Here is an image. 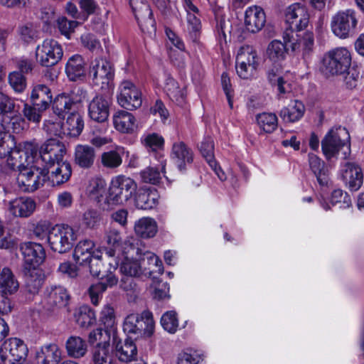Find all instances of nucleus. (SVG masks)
Returning <instances> with one entry per match:
<instances>
[{
	"instance_id": "obj_21",
	"label": "nucleus",
	"mask_w": 364,
	"mask_h": 364,
	"mask_svg": "<svg viewBox=\"0 0 364 364\" xmlns=\"http://www.w3.org/2000/svg\"><path fill=\"white\" fill-rule=\"evenodd\" d=\"M155 160L158 161V164L152 161L150 166L140 172V176L143 182L156 185L158 184L161 179V173H164L166 177L165 168L166 165V159L164 156L161 154H156Z\"/></svg>"
},
{
	"instance_id": "obj_20",
	"label": "nucleus",
	"mask_w": 364,
	"mask_h": 364,
	"mask_svg": "<svg viewBox=\"0 0 364 364\" xmlns=\"http://www.w3.org/2000/svg\"><path fill=\"white\" fill-rule=\"evenodd\" d=\"M7 210L16 218H26L30 217L35 211V200L26 196L17 197L7 203Z\"/></svg>"
},
{
	"instance_id": "obj_3",
	"label": "nucleus",
	"mask_w": 364,
	"mask_h": 364,
	"mask_svg": "<svg viewBox=\"0 0 364 364\" xmlns=\"http://www.w3.org/2000/svg\"><path fill=\"white\" fill-rule=\"evenodd\" d=\"M349 134L344 127H339L331 129L321 141V148L327 159L336 156L341 149H345L343 154L346 159L350 153L348 141Z\"/></svg>"
},
{
	"instance_id": "obj_40",
	"label": "nucleus",
	"mask_w": 364,
	"mask_h": 364,
	"mask_svg": "<svg viewBox=\"0 0 364 364\" xmlns=\"http://www.w3.org/2000/svg\"><path fill=\"white\" fill-rule=\"evenodd\" d=\"M113 123L115 129L122 133H129L134 130L135 118L132 114L119 110L113 115Z\"/></svg>"
},
{
	"instance_id": "obj_10",
	"label": "nucleus",
	"mask_w": 364,
	"mask_h": 364,
	"mask_svg": "<svg viewBox=\"0 0 364 364\" xmlns=\"http://www.w3.org/2000/svg\"><path fill=\"white\" fill-rule=\"evenodd\" d=\"M38 146L35 142L26 141L19 146H15L7 154L6 164L11 170L23 169L33 163L34 155L37 154Z\"/></svg>"
},
{
	"instance_id": "obj_27",
	"label": "nucleus",
	"mask_w": 364,
	"mask_h": 364,
	"mask_svg": "<svg viewBox=\"0 0 364 364\" xmlns=\"http://www.w3.org/2000/svg\"><path fill=\"white\" fill-rule=\"evenodd\" d=\"M115 355L119 361L123 363H130L135 360L137 356V347L135 343L129 338L124 341H114Z\"/></svg>"
},
{
	"instance_id": "obj_53",
	"label": "nucleus",
	"mask_w": 364,
	"mask_h": 364,
	"mask_svg": "<svg viewBox=\"0 0 364 364\" xmlns=\"http://www.w3.org/2000/svg\"><path fill=\"white\" fill-rule=\"evenodd\" d=\"M102 217L100 213L95 209H87L80 218L81 225L87 229L94 230L100 225Z\"/></svg>"
},
{
	"instance_id": "obj_29",
	"label": "nucleus",
	"mask_w": 364,
	"mask_h": 364,
	"mask_svg": "<svg viewBox=\"0 0 364 364\" xmlns=\"http://www.w3.org/2000/svg\"><path fill=\"white\" fill-rule=\"evenodd\" d=\"M95 242L90 239L79 241L73 252V259L80 265L87 264L97 252Z\"/></svg>"
},
{
	"instance_id": "obj_44",
	"label": "nucleus",
	"mask_w": 364,
	"mask_h": 364,
	"mask_svg": "<svg viewBox=\"0 0 364 364\" xmlns=\"http://www.w3.org/2000/svg\"><path fill=\"white\" fill-rule=\"evenodd\" d=\"M164 90L171 101L178 105L183 103L184 92L180 89L178 82L169 75H166Z\"/></svg>"
},
{
	"instance_id": "obj_63",
	"label": "nucleus",
	"mask_w": 364,
	"mask_h": 364,
	"mask_svg": "<svg viewBox=\"0 0 364 364\" xmlns=\"http://www.w3.org/2000/svg\"><path fill=\"white\" fill-rule=\"evenodd\" d=\"M44 111L41 110V107L39 106H34L33 104L32 105L25 104L22 112L28 121L38 124L40 122Z\"/></svg>"
},
{
	"instance_id": "obj_9",
	"label": "nucleus",
	"mask_w": 364,
	"mask_h": 364,
	"mask_svg": "<svg viewBox=\"0 0 364 364\" xmlns=\"http://www.w3.org/2000/svg\"><path fill=\"white\" fill-rule=\"evenodd\" d=\"M45 169L31 164L23 169H20L17 176V184L22 192H33L43 186L47 180Z\"/></svg>"
},
{
	"instance_id": "obj_5",
	"label": "nucleus",
	"mask_w": 364,
	"mask_h": 364,
	"mask_svg": "<svg viewBox=\"0 0 364 364\" xmlns=\"http://www.w3.org/2000/svg\"><path fill=\"white\" fill-rule=\"evenodd\" d=\"M358 22L357 13L355 10H341L331 17V29L336 37L346 39L355 33Z\"/></svg>"
},
{
	"instance_id": "obj_39",
	"label": "nucleus",
	"mask_w": 364,
	"mask_h": 364,
	"mask_svg": "<svg viewBox=\"0 0 364 364\" xmlns=\"http://www.w3.org/2000/svg\"><path fill=\"white\" fill-rule=\"evenodd\" d=\"M65 350L68 356L77 359L87 354V345L81 337L71 336L65 342Z\"/></svg>"
},
{
	"instance_id": "obj_24",
	"label": "nucleus",
	"mask_w": 364,
	"mask_h": 364,
	"mask_svg": "<svg viewBox=\"0 0 364 364\" xmlns=\"http://www.w3.org/2000/svg\"><path fill=\"white\" fill-rule=\"evenodd\" d=\"M118 283V278L113 272L109 271L105 276L101 277V281L92 284L88 289V293L92 303L97 306L102 297V294L109 287L116 286Z\"/></svg>"
},
{
	"instance_id": "obj_59",
	"label": "nucleus",
	"mask_w": 364,
	"mask_h": 364,
	"mask_svg": "<svg viewBox=\"0 0 364 364\" xmlns=\"http://www.w3.org/2000/svg\"><path fill=\"white\" fill-rule=\"evenodd\" d=\"M76 321L82 328H88L96 322L95 313L88 308H83L76 315Z\"/></svg>"
},
{
	"instance_id": "obj_46",
	"label": "nucleus",
	"mask_w": 364,
	"mask_h": 364,
	"mask_svg": "<svg viewBox=\"0 0 364 364\" xmlns=\"http://www.w3.org/2000/svg\"><path fill=\"white\" fill-rule=\"evenodd\" d=\"M102 251L100 248H97V252L94 255V257H92L87 264H89L90 267V272L93 277H99L101 279V277L102 275L105 276L107 273H109V271L112 272V269L115 270L117 267V263H115L114 265H112L109 262V264L110 265L109 269L107 270H104V264L102 262Z\"/></svg>"
},
{
	"instance_id": "obj_7",
	"label": "nucleus",
	"mask_w": 364,
	"mask_h": 364,
	"mask_svg": "<svg viewBox=\"0 0 364 364\" xmlns=\"http://www.w3.org/2000/svg\"><path fill=\"white\" fill-rule=\"evenodd\" d=\"M259 64L257 50L250 46L240 47L236 56V71L240 77L245 80L252 78Z\"/></svg>"
},
{
	"instance_id": "obj_50",
	"label": "nucleus",
	"mask_w": 364,
	"mask_h": 364,
	"mask_svg": "<svg viewBox=\"0 0 364 364\" xmlns=\"http://www.w3.org/2000/svg\"><path fill=\"white\" fill-rule=\"evenodd\" d=\"M74 105L73 100L65 94L58 95L53 100V112L59 118H63Z\"/></svg>"
},
{
	"instance_id": "obj_42",
	"label": "nucleus",
	"mask_w": 364,
	"mask_h": 364,
	"mask_svg": "<svg viewBox=\"0 0 364 364\" xmlns=\"http://www.w3.org/2000/svg\"><path fill=\"white\" fill-rule=\"evenodd\" d=\"M157 230L156 222L149 217L141 218L134 224L135 233L142 238L153 237L156 234Z\"/></svg>"
},
{
	"instance_id": "obj_43",
	"label": "nucleus",
	"mask_w": 364,
	"mask_h": 364,
	"mask_svg": "<svg viewBox=\"0 0 364 364\" xmlns=\"http://www.w3.org/2000/svg\"><path fill=\"white\" fill-rule=\"evenodd\" d=\"M85 61L81 55L76 54L69 58L65 65V73L69 79L74 81L83 76L85 71Z\"/></svg>"
},
{
	"instance_id": "obj_8",
	"label": "nucleus",
	"mask_w": 364,
	"mask_h": 364,
	"mask_svg": "<svg viewBox=\"0 0 364 364\" xmlns=\"http://www.w3.org/2000/svg\"><path fill=\"white\" fill-rule=\"evenodd\" d=\"M77 238V232L71 226L57 224L51 231L48 245L53 251L63 254L72 249Z\"/></svg>"
},
{
	"instance_id": "obj_6",
	"label": "nucleus",
	"mask_w": 364,
	"mask_h": 364,
	"mask_svg": "<svg viewBox=\"0 0 364 364\" xmlns=\"http://www.w3.org/2000/svg\"><path fill=\"white\" fill-rule=\"evenodd\" d=\"M106 243L110 249L107 252L109 257L114 255V252L118 250L123 255H131L132 256L140 255L141 250L136 247L137 240L132 236H128L124 240L122 239L121 232L117 228L109 227L105 233Z\"/></svg>"
},
{
	"instance_id": "obj_15",
	"label": "nucleus",
	"mask_w": 364,
	"mask_h": 364,
	"mask_svg": "<svg viewBox=\"0 0 364 364\" xmlns=\"http://www.w3.org/2000/svg\"><path fill=\"white\" fill-rule=\"evenodd\" d=\"M117 102L127 109L139 108L142 104L141 92L132 82L124 80L118 87Z\"/></svg>"
},
{
	"instance_id": "obj_12",
	"label": "nucleus",
	"mask_w": 364,
	"mask_h": 364,
	"mask_svg": "<svg viewBox=\"0 0 364 364\" xmlns=\"http://www.w3.org/2000/svg\"><path fill=\"white\" fill-rule=\"evenodd\" d=\"M39 157L45 166L51 168L56 163H64L63 158L66 154L65 144L58 139H48L38 149Z\"/></svg>"
},
{
	"instance_id": "obj_30",
	"label": "nucleus",
	"mask_w": 364,
	"mask_h": 364,
	"mask_svg": "<svg viewBox=\"0 0 364 364\" xmlns=\"http://www.w3.org/2000/svg\"><path fill=\"white\" fill-rule=\"evenodd\" d=\"M129 4L139 26L144 30V26H154L152 11L146 0H129Z\"/></svg>"
},
{
	"instance_id": "obj_16",
	"label": "nucleus",
	"mask_w": 364,
	"mask_h": 364,
	"mask_svg": "<svg viewBox=\"0 0 364 364\" xmlns=\"http://www.w3.org/2000/svg\"><path fill=\"white\" fill-rule=\"evenodd\" d=\"M89 74L93 84L104 89L113 80L114 69L111 63L107 60L96 58L92 62Z\"/></svg>"
},
{
	"instance_id": "obj_62",
	"label": "nucleus",
	"mask_w": 364,
	"mask_h": 364,
	"mask_svg": "<svg viewBox=\"0 0 364 364\" xmlns=\"http://www.w3.org/2000/svg\"><path fill=\"white\" fill-rule=\"evenodd\" d=\"M43 129L50 135L59 137L65 136L64 124L60 119L46 120L43 124Z\"/></svg>"
},
{
	"instance_id": "obj_35",
	"label": "nucleus",
	"mask_w": 364,
	"mask_h": 364,
	"mask_svg": "<svg viewBox=\"0 0 364 364\" xmlns=\"http://www.w3.org/2000/svg\"><path fill=\"white\" fill-rule=\"evenodd\" d=\"M96 154L93 147L89 145L78 144L75 149V161L82 168H90L95 159Z\"/></svg>"
},
{
	"instance_id": "obj_56",
	"label": "nucleus",
	"mask_w": 364,
	"mask_h": 364,
	"mask_svg": "<svg viewBox=\"0 0 364 364\" xmlns=\"http://www.w3.org/2000/svg\"><path fill=\"white\" fill-rule=\"evenodd\" d=\"M199 150L205 159L209 166H215V160L214 157V143L210 136H206L201 141Z\"/></svg>"
},
{
	"instance_id": "obj_13",
	"label": "nucleus",
	"mask_w": 364,
	"mask_h": 364,
	"mask_svg": "<svg viewBox=\"0 0 364 364\" xmlns=\"http://www.w3.org/2000/svg\"><path fill=\"white\" fill-rule=\"evenodd\" d=\"M63 55L60 44L54 39H46L36 49V60L43 66L57 64Z\"/></svg>"
},
{
	"instance_id": "obj_52",
	"label": "nucleus",
	"mask_w": 364,
	"mask_h": 364,
	"mask_svg": "<svg viewBox=\"0 0 364 364\" xmlns=\"http://www.w3.org/2000/svg\"><path fill=\"white\" fill-rule=\"evenodd\" d=\"M257 124L264 132L272 133L277 127V117L274 113L263 112L257 115Z\"/></svg>"
},
{
	"instance_id": "obj_58",
	"label": "nucleus",
	"mask_w": 364,
	"mask_h": 364,
	"mask_svg": "<svg viewBox=\"0 0 364 364\" xmlns=\"http://www.w3.org/2000/svg\"><path fill=\"white\" fill-rule=\"evenodd\" d=\"M161 324L164 330L173 333L178 327V321L176 313L174 311H168L164 313L161 318Z\"/></svg>"
},
{
	"instance_id": "obj_55",
	"label": "nucleus",
	"mask_w": 364,
	"mask_h": 364,
	"mask_svg": "<svg viewBox=\"0 0 364 364\" xmlns=\"http://www.w3.org/2000/svg\"><path fill=\"white\" fill-rule=\"evenodd\" d=\"M141 144L152 151L161 149L164 144L162 136L156 133L144 134L141 138Z\"/></svg>"
},
{
	"instance_id": "obj_19",
	"label": "nucleus",
	"mask_w": 364,
	"mask_h": 364,
	"mask_svg": "<svg viewBox=\"0 0 364 364\" xmlns=\"http://www.w3.org/2000/svg\"><path fill=\"white\" fill-rule=\"evenodd\" d=\"M340 173L343 181L351 191H356L361 187L363 183V173L357 163H343L341 165Z\"/></svg>"
},
{
	"instance_id": "obj_4",
	"label": "nucleus",
	"mask_w": 364,
	"mask_h": 364,
	"mask_svg": "<svg viewBox=\"0 0 364 364\" xmlns=\"http://www.w3.org/2000/svg\"><path fill=\"white\" fill-rule=\"evenodd\" d=\"M154 321L152 313L144 311L141 314L128 315L123 323L124 331L138 337H150L154 331Z\"/></svg>"
},
{
	"instance_id": "obj_34",
	"label": "nucleus",
	"mask_w": 364,
	"mask_h": 364,
	"mask_svg": "<svg viewBox=\"0 0 364 364\" xmlns=\"http://www.w3.org/2000/svg\"><path fill=\"white\" fill-rule=\"evenodd\" d=\"M52 94L50 89L43 84H38L33 87L31 94V100L34 106H39L41 110H46L51 102Z\"/></svg>"
},
{
	"instance_id": "obj_61",
	"label": "nucleus",
	"mask_w": 364,
	"mask_h": 364,
	"mask_svg": "<svg viewBox=\"0 0 364 364\" xmlns=\"http://www.w3.org/2000/svg\"><path fill=\"white\" fill-rule=\"evenodd\" d=\"M15 146L16 141L14 136L6 132H0V159L6 157L8 152Z\"/></svg>"
},
{
	"instance_id": "obj_25",
	"label": "nucleus",
	"mask_w": 364,
	"mask_h": 364,
	"mask_svg": "<svg viewBox=\"0 0 364 364\" xmlns=\"http://www.w3.org/2000/svg\"><path fill=\"white\" fill-rule=\"evenodd\" d=\"M47 174L46 182L52 186H58L65 183L71 176V166L68 162L56 163L55 166L44 168Z\"/></svg>"
},
{
	"instance_id": "obj_37",
	"label": "nucleus",
	"mask_w": 364,
	"mask_h": 364,
	"mask_svg": "<svg viewBox=\"0 0 364 364\" xmlns=\"http://www.w3.org/2000/svg\"><path fill=\"white\" fill-rule=\"evenodd\" d=\"M46 298L50 306L62 307L68 304L70 296L64 287L55 286L47 288Z\"/></svg>"
},
{
	"instance_id": "obj_48",
	"label": "nucleus",
	"mask_w": 364,
	"mask_h": 364,
	"mask_svg": "<svg viewBox=\"0 0 364 364\" xmlns=\"http://www.w3.org/2000/svg\"><path fill=\"white\" fill-rule=\"evenodd\" d=\"M287 45L279 40L272 41L267 49V55L269 60L274 63L284 60L287 55Z\"/></svg>"
},
{
	"instance_id": "obj_60",
	"label": "nucleus",
	"mask_w": 364,
	"mask_h": 364,
	"mask_svg": "<svg viewBox=\"0 0 364 364\" xmlns=\"http://www.w3.org/2000/svg\"><path fill=\"white\" fill-rule=\"evenodd\" d=\"M9 83L12 89L17 93L23 92L27 85L26 77L17 71L11 72L8 77Z\"/></svg>"
},
{
	"instance_id": "obj_36",
	"label": "nucleus",
	"mask_w": 364,
	"mask_h": 364,
	"mask_svg": "<svg viewBox=\"0 0 364 364\" xmlns=\"http://www.w3.org/2000/svg\"><path fill=\"white\" fill-rule=\"evenodd\" d=\"M159 198V193L154 188L139 190L135 197V205L139 209L149 210L158 204Z\"/></svg>"
},
{
	"instance_id": "obj_41",
	"label": "nucleus",
	"mask_w": 364,
	"mask_h": 364,
	"mask_svg": "<svg viewBox=\"0 0 364 364\" xmlns=\"http://www.w3.org/2000/svg\"><path fill=\"white\" fill-rule=\"evenodd\" d=\"M19 284L9 268L0 272V292L4 295L13 294L18 291Z\"/></svg>"
},
{
	"instance_id": "obj_26",
	"label": "nucleus",
	"mask_w": 364,
	"mask_h": 364,
	"mask_svg": "<svg viewBox=\"0 0 364 364\" xmlns=\"http://www.w3.org/2000/svg\"><path fill=\"white\" fill-rule=\"evenodd\" d=\"M25 274V289L26 293L28 295V299L38 294L40 289L42 288L46 275L43 269H34L24 270Z\"/></svg>"
},
{
	"instance_id": "obj_32",
	"label": "nucleus",
	"mask_w": 364,
	"mask_h": 364,
	"mask_svg": "<svg viewBox=\"0 0 364 364\" xmlns=\"http://www.w3.org/2000/svg\"><path fill=\"white\" fill-rule=\"evenodd\" d=\"M171 156L180 171L186 168V165L193 160L192 150L183 141H177L173 144Z\"/></svg>"
},
{
	"instance_id": "obj_33",
	"label": "nucleus",
	"mask_w": 364,
	"mask_h": 364,
	"mask_svg": "<svg viewBox=\"0 0 364 364\" xmlns=\"http://www.w3.org/2000/svg\"><path fill=\"white\" fill-rule=\"evenodd\" d=\"M305 112V106L300 100L291 101L279 112V117L284 122L294 123L300 120Z\"/></svg>"
},
{
	"instance_id": "obj_38",
	"label": "nucleus",
	"mask_w": 364,
	"mask_h": 364,
	"mask_svg": "<svg viewBox=\"0 0 364 364\" xmlns=\"http://www.w3.org/2000/svg\"><path fill=\"white\" fill-rule=\"evenodd\" d=\"M309 164L311 170L316 176L321 186H328L330 182L328 171L325 168L324 162L314 154H309Z\"/></svg>"
},
{
	"instance_id": "obj_57",
	"label": "nucleus",
	"mask_w": 364,
	"mask_h": 364,
	"mask_svg": "<svg viewBox=\"0 0 364 364\" xmlns=\"http://www.w3.org/2000/svg\"><path fill=\"white\" fill-rule=\"evenodd\" d=\"M54 229V225H53L50 222L47 220L40 221L37 223L36 227L33 230V235L40 240H46L48 243L49 242V237L51 235V231Z\"/></svg>"
},
{
	"instance_id": "obj_14",
	"label": "nucleus",
	"mask_w": 364,
	"mask_h": 364,
	"mask_svg": "<svg viewBox=\"0 0 364 364\" xmlns=\"http://www.w3.org/2000/svg\"><path fill=\"white\" fill-rule=\"evenodd\" d=\"M285 23L289 28L286 31H300L307 28L310 15L308 9L301 3H294L284 11Z\"/></svg>"
},
{
	"instance_id": "obj_11",
	"label": "nucleus",
	"mask_w": 364,
	"mask_h": 364,
	"mask_svg": "<svg viewBox=\"0 0 364 364\" xmlns=\"http://www.w3.org/2000/svg\"><path fill=\"white\" fill-rule=\"evenodd\" d=\"M283 40L286 44H289L293 52L301 54L304 59L309 58L314 52V35L312 31H307L299 35L292 31H285Z\"/></svg>"
},
{
	"instance_id": "obj_51",
	"label": "nucleus",
	"mask_w": 364,
	"mask_h": 364,
	"mask_svg": "<svg viewBox=\"0 0 364 364\" xmlns=\"http://www.w3.org/2000/svg\"><path fill=\"white\" fill-rule=\"evenodd\" d=\"M124 259L120 265V272L127 276L137 277L141 273V266L136 259H133V256L129 255H124Z\"/></svg>"
},
{
	"instance_id": "obj_18",
	"label": "nucleus",
	"mask_w": 364,
	"mask_h": 364,
	"mask_svg": "<svg viewBox=\"0 0 364 364\" xmlns=\"http://www.w3.org/2000/svg\"><path fill=\"white\" fill-rule=\"evenodd\" d=\"M1 350L11 364H23L28 355V348L24 342L18 338H10L1 344Z\"/></svg>"
},
{
	"instance_id": "obj_64",
	"label": "nucleus",
	"mask_w": 364,
	"mask_h": 364,
	"mask_svg": "<svg viewBox=\"0 0 364 364\" xmlns=\"http://www.w3.org/2000/svg\"><path fill=\"white\" fill-rule=\"evenodd\" d=\"M79 22L73 20H68L65 17H60L58 19V27L61 34L70 38V35L74 32Z\"/></svg>"
},
{
	"instance_id": "obj_28",
	"label": "nucleus",
	"mask_w": 364,
	"mask_h": 364,
	"mask_svg": "<svg viewBox=\"0 0 364 364\" xmlns=\"http://www.w3.org/2000/svg\"><path fill=\"white\" fill-rule=\"evenodd\" d=\"M62 350L55 343L45 344L36 352L38 364H59L62 360Z\"/></svg>"
},
{
	"instance_id": "obj_31",
	"label": "nucleus",
	"mask_w": 364,
	"mask_h": 364,
	"mask_svg": "<svg viewBox=\"0 0 364 364\" xmlns=\"http://www.w3.org/2000/svg\"><path fill=\"white\" fill-rule=\"evenodd\" d=\"M129 154V152L124 147L117 146L113 150L103 152L100 156V162L106 168H117L122 165L123 158L128 157Z\"/></svg>"
},
{
	"instance_id": "obj_45",
	"label": "nucleus",
	"mask_w": 364,
	"mask_h": 364,
	"mask_svg": "<svg viewBox=\"0 0 364 364\" xmlns=\"http://www.w3.org/2000/svg\"><path fill=\"white\" fill-rule=\"evenodd\" d=\"M63 124L65 131V135L72 137L78 136L84 128L82 117L77 112H72Z\"/></svg>"
},
{
	"instance_id": "obj_2",
	"label": "nucleus",
	"mask_w": 364,
	"mask_h": 364,
	"mask_svg": "<svg viewBox=\"0 0 364 364\" xmlns=\"http://www.w3.org/2000/svg\"><path fill=\"white\" fill-rule=\"evenodd\" d=\"M136 188L132 178L123 175L115 176L111 181L106 202L112 205H122L133 196Z\"/></svg>"
},
{
	"instance_id": "obj_23",
	"label": "nucleus",
	"mask_w": 364,
	"mask_h": 364,
	"mask_svg": "<svg viewBox=\"0 0 364 364\" xmlns=\"http://www.w3.org/2000/svg\"><path fill=\"white\" fill-rule=\"evenodd\" d=\"M109 102L102 95H97L88 104V115L97 122H105L109 113Z\"/></svg>"
},
{
	"instance_id": "obj_47",
	"label": "nucleus",
	"mask_w": 364,
	"mask_h": 364,
	"mask_svg": "<svg viewBox=\"0 0 364 364\" xmlns=\"http://www.w3.org/2000/svg\"><path fill=\"white\" fill-rule=\"evenodd\" d=\"M200 15H186V33L190 41L195 44L199 43L201 31Z\"/></svg>"
},
{
	"instance_id": "obj_49",
	"label": "nucleus",
	"mask_w": 364,
	"mask_h": 364,
	"mask_svg": "<svg viewBox=\"0 0 364 364\" xmlns=\"http://www.w3.org/2000/svg\"><path fill=\"white\" fill-rule=\"evenodd\" d=\"M94 364H114L112 353L109 343H99L92 353Z\"/></svg>"
},
{
	"instance_id": "obj_22",
	"label": "nucleus",
	"mask_w": 364,
	"mask_h": 364,
	"mask_svg": "<svg viewBox=\"0 0 364 364\" xmlns=\"http://www.w3.org/2000/svg\"><path fill=\"white\" fill-rule=\"evenodd\" d=\"M266 23V15L263 9L258 6H249L245 13V26L251 33L262 30Z\"/></svg>"
},
{
	"instance_id": "obj_54",
	"label": "nucleus",
	"mask_w": 364,
	"mask_h": 364,
	"mask_svg": "<svg viewBox=\"0 0 364 364\" xmlns=\"http://www.w3.org/2000/svg\"><path fill=\"white\" fill-rule=\"evenodd\" d=\"M106 181L100 177L93 178L90 180L87 187V193L90 198L99 199L105 191Z\"/></svg>"
},
{
	"instance_id": "obj_1",
	"label": "nucleus",
	"mask_w": 364,
	"mask_h": 364,
	"mask_svg": "<svg viewBox=\"0 0 364 364\" xmlns=\"http://www.w3.org/2000/svg\"><path fill=\"white\" fill-rule=\"evenodd\" d=\"M351 53L345 47H338L326 52L322 59L321 70L326 77L345 75L351 65Z\"/></svg>"
},
{
	"instance_id": "obj_17",
	"label": "nucleus",
	"mask_w": 364,
	"mask_h": 364,
	"mask_svg": "<svg viewBox=\"0 0 364 364\" xmlns=\"http://www.w3.org/2000/svg\"><path fill=\"white\" fill-rule=\"evenodd\" d=\"M20 250L23 257L24 270L39 269L46 258L43 247L39 243L27 242L21 244Z\"/></svg>"
}]
</instances>
